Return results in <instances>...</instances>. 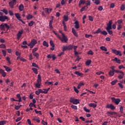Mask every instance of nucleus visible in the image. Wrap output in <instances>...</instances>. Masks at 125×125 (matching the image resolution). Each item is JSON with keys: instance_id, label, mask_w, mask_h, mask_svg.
Here are the masks:
<instances>
[{"instance_id": "1", "label": "nucleus", "mask_w": 125, "mask_h": 125, "mask_svg": "<svg viewBox=\"0 0 125 125\" xmlns=\"http://www.w3.org/2000/svg\"><path fill=\"white\" fill-rule=\"evenodd\" d=\"M53 33L55 34V35L57 36V37L61 40L62 42H64L65 43H67V42L68 41V38H67L65 35L63 33H62V31H59V33L62 34V38L59 36V34H57L55 31H52Z\"/></svg>"}, {"instance_id": "2", "label": "nucleus", "mask_w": 125, "mask_h": 125, "mask_svg": "<svg viewBox=\"0 0 125 125\" xmlns=\"http://www.w3.org/2000/svg\"><path fill=\"white\" fill-rule=\"evenodd\" d=\"M112 21L110 20L109 21H108V23L107 24L106 28H105L106 29L107 32H108V34L110 35H112L113 34L112 30Z\"/></svg>"}, {"instance_id": "3", "label": "nucleus", "mask_w": 125, "mask_h": 125, "mask_svg": "<svg viewBox=\"0 0 125 125\" xmlns=\"http://www.w3.org/2000/svg\"><path fill=\"white\" fill-rule=\"evenodd\" d=\"M42 82V79H41V75H38V80H37V83L35 84L37 88H41V84Z\"/></svg>"}, {"instance_id": "4", "label": "nucleus", "mask_w": 125, "mask_h": 125, "mask_svg": "<svg viewBox=\"0 0 125 125\" xmlns=\"http://www.w3.org/2000/svg\"><path fill=\"white\" fill-rule=\"evenodd\" d=\"M79 101V100L76 99L74 97H71L69 100L70 103H72L75 105H77L78 104H79L80 103Z\"/></svg>"}, {"instance_id": "5", "label": "nucleus", "mask_w": 125, "mask_h": 125, "mask_svg": "<svg viewBox=\"0 0 125 125\" xmlns=\"http://www.w3.org/2000/svg\"><path fill=\"white\" fill-rule=\"evenodd\" d=\"M5 27L7 28V31L10 29V26L7 25V23H4V24H1L0 25V29L1 30L5 31Z\"/></svg>"}, {"instance_id": "6", "label": "nucleus", "mask_w": 125, "mask_h": 125, "mask_svg": "<svg viewBox=\"0 0 125 125\" xmlns=\"http://www.w3.org/2000/svg\"><path fill=\"white\" fill-rule=\"evenodd\" d=\"M111 100H112V102L115 103L116 105H118L120 102H121V100L119 98L116 99L115 97L111 98Z\"/></svg>"}, {"instance_id": "7", "label": "nucleus", "mask_w": 125, "mask_h": 125, "mask_svg": "<svg viewBox=\"0 0 125 125\" xmlns=\"http://www.w3.org/2000/svg\"><path fill=\"white\" fill-rule=\"evenodd\" d=\"M37 44V41L35 39L31 40V43L28 44V46H30V48H33L35 44Z\"/></svg>"}, {"instance_id": "8", "label": "nucleus", "mask_w": 125, "mask_h": 125, "mask_svg": "<svg viewBox=\"0 0 125 125\" xmlns=\"http://www.w3.org/2000/svg\"><path fill=\"white\" fill-rule=\"evenodd\" d=\"M5 20L7 21H9V18H8L7 16H0V21L2 22L5 21Z\"/></svg>"}, {"instance_id": "9", "label": "nucleus", "mask_w": 125, "mask_h": 125, "mask_svg": "<svg viewBox=\"0 0 125 125\" xmlns=\"http://www.w3.org/2000/svg\"><path fill=\"white\" fill-rule=\"evenodd\" d=\"M15 17H16L17 19H18V21H20L22 22L23 24H25V22H24L21 19V16L19 13H15Z\"/></svg>"}, {"instance_id": "10", "label": "nucleus", "mask_w": 125, "mask_h": 125, "mask_svg": "<svg viewBox=\"0 0 125 125\" xmlns=\"http://www.w3.org/2000/svg\"><path fill=\"white\" fill-rule=\"evenodd\" d=\"M43 10L44 11V12H45L46 14L47 15H49L50 13H51V11H52V8L48 9V8H44L43 7Z\"/></svg>"}, {"instance_id": "11", "label": "nucleus", "mask_w": 125, "mask_h": 125, "mask_svg": "<svg viewBox=\"0 0 125 125\" xmlns=\"http://www.w3.org/2000/svg\"><path fill=\"white\" fill-rule=\"evenodd\" d=\"M16 4V0H12L11 1L9 2V5L11 8H14V5Z\"/></svg>"}, {"instance_id": "12", "label": "nucleus", "mask_w": 125, "mask_h": 125, "mask_svg": "<svg viewBox=\"0 0 125 125\" xmlns=\"http://www.w3.org/2000/svg\"><path fill=\"white\" fill-rule=\"evenodd\" d=\"M112 53L115 54L116 55H119V56H122L121 52L120 51L116 50V49H112Z\"/></svg>"}, {"instance_id": "13", "label": "nucleus", "mask_w": 125, "mask_h": 125, "mask_svg": "<svg viewBox=\"0 0 125 125\" xmlns=\"http://www.w3.org/2000/svg\"><path fill=\"white\" fill-rule=\"evenodd\" d=\"M105 107L108 109H111L112 110H114L116 109V107L112 104H107Z\"/></svg>"}, {"instance_id": "14", "label": "nucleus", "mask_w": 125, "mask_h": 125, "mask_svg": "<svg viewBox=\"0 0 125 125\" xmlns=\"http://www.w3.org/2000/svg\"><path fill=\"white\" fill-rule=\"evenodd\" d=\"M23 30H21L20 31L18 32V34H17V39L18 40H20L22 34H23Z\"/></svg>"}, {"instance_id": "15", "label": "nucleus", "mask_w": 125, "mask_h": 125, "mask_svg": "<svg viewBox=\"0 0 125 125\" xmlns=\"http://www.w3.org/2000/svg\"><path fill=\"white\" fill-rule=\"evenodd\" d=\"M47 59H52V60H55L56 59V57H55V55H51V54H48L47 55Z\"/></svg>"}, {"instance_id": "16", "label": "nucleus", "mask_w": 125, "mask_h": 125, "mask_svg": "<svg viewBox=\"0 0 125 125\" xmlns=\"http://www.w3.org/2000/svg\"><path fill=\"white\" fill-rule=\"evenodd\" d=\"M0 74H1L2 77H5L6 73L4 72V70L0 69Z\"/></svg>"}, {"instance_id": "17", "label": "nucleus", "mask_w": 125, "mask_h": 125, "mask_svg": "<svg viewBox=\"0 0 125 125\" xmlns=\"http://www.w3.org/2000/svg\"><path fill=\"white\" fill-rule=\"evenodd\" d=\"M85 2H86V1L84 0H80L79 2V6H81L82 4L84 5Z\"/></svg>"}, {"instance_id": "18", "label": "nucleus", "mask_w": 125, "mask_h": 125, "mask_svg": "<svg viewBox=\"0 0 125 125\" xmlns=\"http://www.w3.org/2000/svg\"><path fill=\"white\" fill-rule=\"evenodd\" d=\"M3 68H4L5 70L7 72H9L12 70V69H11V68H9V67L6 66L5 65H3Z\"/></svg>"}, {"instance_id": "19", "label": "nucleus", "mask_w": 125, "mask_h": 125, "mask_svg": "<svg viewBox=\"0 0 125 125\" xmlns=\"http://www.w3.org/2000/svg\"><path fill=\"white\" fill-rule=\"evenodd\" d=\"M52 22H53V19H51V21H49V28L51 30L53 29V26H52Z\"/></svg>"}, {"instance_id": "20", "label": "nucleus", "mask_w": 125, "mask_h": 125, "mask_svg": "<svg viewBox=\"0 0 125 125\" xmlns=\"http://www.w3.org/2000/svg\"><path fill=\"white\" fill-rule=\"evenodd\" d=\"M71 32H72V33H73L74 36H75L76 37H78V34L76 31V30H75V29H74L73 28L71 29Z\"/></svg>"}, {"instance_id": "21", "label": "nucleus", "mask_w": 125, "mask_h": 125, "mask_svg": "<svg viewBox=\"0 0 125 125\" xmlns=\"http://www.w3.org/2000/svg\"><path fill=\"white\" fill-rule=\"evenodd\" d=\"M88 106H89V107H93V108H95L97 106V105L94 103H90L89 104H88Z\"/></svg>"}, {"instance_id": "22", "label": "nucleus", "mask_w": 125, "mask_h": 125, "mask_svg": "<svg viewBox=\"0 0 125 125\" xmlns=\"http://www.w3.org/2000/svg\"><path fill=\"white\" fill-rule=\"evenodd\" d=\"M102 32H103V31H101V28H98V29L96 30V31L93 32V34H99L100 33H101Z\"/></svg>"}, {"instance_id": "23", "label": "nucleus", "mask_w": 125, "mask_h": 125, "mask_svg": "<svg viewBox=\"0 0 125 125\" xmlns=\"http://www.w3.org/2000/svg\"><path fill=\"white\" fill-rule=\"evenodd\" d=\"M74 24H75V28L76 29H78L79 28V23L78 21H75Z\"/></svg>"}, {"instance_id": "24", "label": "nucleus", "mask_w": 125, "mask_h": 125, "mask_svg": "<svg viewBox=\"0 0 125 125\" xmlns=\"http://www.w3.org/2000/svg\"><path fill=\"white\" fill-rule=\"evenodd\" d=\"M38 92L41 93H44V94H46L47 93H48V92H47V91H42V90L41 89H38L37 91Z\"/></svg>"}, {"instance_id": "25", "label": "nucleus", "mask_w": 125, "mask_h": 125, "mask_svg": "<svg viewBox=\"0 0 125 125\" xmlns=\"http://www.w3.org/2000/svg\"><path fill=\"white\" fill-rule=\"evenodd\" d=\"M112 61H115L119 64H120L121 63V62H120V60L118 59L117 58H115V59L112 60Z\"/></svg>"}, {"instance_id": "26", "label": "nucleus", "mask_w": 125, "mask_h": 125, "mask_svg": "<svg viewBox=\"0 0 125 125\" xmlns=\"http://www.w3.org/2000/svg\"><path fill=\"white\" fill-rule=\"evenodd\" d=\"M26 18L27 19V20H30L33 18V16L32 15L28 14V15H27V17H26Z\"/></svg>"}, {"instance_id": "27", "label": "nucleus", "mask_w": 125, "mask_h": 125, "mask_svg": "<svg viewBox=\"0 0 125 125\" xmlns=\"http://www.w3.org/2000/svg\"><path fill=\"white\" fill-rule=\"evenodd\" d=\"M19 10H20V11H22L24 10V5L21 4L20 5H19Z\"/></svg>"}, {"instance_id": "28", "label": "nucleus", "mask_w": 125, "mask_h": 125, "mask_svg": "<svg viewBox=\"0 0 125 125\" xmlns=\"http://www.w3.org/2000/svg\"><path fill=\"white\" fill-rule=\"evenodd\" d=\"M33 121H35L37 122H38V123H40V120H39V118L37 117H35L34 118H33Z\"/></svg>"}, {"instance_id": "29", "label": "nucleus", "mask_w": 125, "mask_h": 125, "mask_svg": "<svg viewBox=\"0 0 125 125\" xmlns=\"http://www.w3.org/2000/svg\"><path fill=\"white\" fill-rule=\"evenodd\" d=\"M75 74L79 77H82L83 76V74L80 73L79 71H75Z\"/></svg>"}, {"instance_id": "30", "label": "nucleus", "mask_w": 125, "mask_h": 125, "mask_svg": "<svg viewBox=\"0 0 125 125\" xmlns=\"http://www.w3.org/2000/svg\"><path fill=\"white\" fill-rule=\"evenodd\" d=\"M32 54H33V55H34V56H35L37 59L39 58V54L38 53L33 52Z\"/></svg>"}, {"instance_id": "31", "label": "nucleus", "mask_w": 125, "mask_h": 125, "mask_svg": "<svg viewBox=\"0 0 125 125\" xmlns=\"http://www.w3.org/2000/svg\"><path fill=\"white\" fill-rule=\"evenodd\" d=\"M66 50H71L70 49H68L67 47V46H63V48H62V51H65Z\"/></svg>"}, {"instance_id": "32", "label": "nucleus", "mask_w": 125, "mask_h": 125, "mask_svg": "<svg viewBox=\"0 0 125 125\" xmlns=\"http://www.w3.org/2000/svg\"><path fill=\"white\" fill-rule=\"evenodd\" d=\"M16 97L17 98H18V99L19 100V103H21L22 102L21 101V97L20 94H18L16 95Z\"/></svg>"}, {"instance_id": "33", "label": "nucleus", "mask_w": 125, "mask_h": 125, "mask_svg": "<svg viewBox=\"0 0 125 125\" xmlns=\"http://www.w3.org/2000/svg\"><path fill=\"white\" fill-rule=\"evenodd\" d=\"M125 75V74H121V75H119V76H118V78L119 80H121L124 78Z\"/></svg>"}, {"instance_id": "34", "label": "nucleus", "mask_w": 125, "mask_h": 125, "mask_svg": "<svg viewBox=\"0 0 125 125\" xmlns=\"http://www.w3.org/2000/svg\"><path fill=\"white\" fill-rule=\"evenodd\" d=\"M62 24H63V26H64V30L66 31L67 30V26L65 24V22L64 21H62Z\"/></svg>"}, {"instance_id": "35", "label": "nucleus", "mask_w": 125, "mask_h": 125, "mask_svg": "<svg viewBox=\"0 0 125 125\" xmlns=\"http://www.w3.org/2000/svg\"><path fill=\"white\" fill-rule=\"evenodd\" d=\"M100 49L101 50H103V51H107V48L105 46H101L100 47Z\"/></svg>"}, {"instance_id": "36", "label": "nucleus", "mask_w": 125, "mask_h": 125, "mask_svg": "<svg viewBox=\"0 0 125 125\" xmlns=\"http://www.w3.org/2000/svg\"><path fill=\"white\" fill-rule=\"evenodd\" d=\"M31 70H32L33 72L35 73V74H38V69L37 68H33L31 69Z\"/></svg>"}, {"instance_id": "37", "label": "nucleus", "mask_w": 125, "mask_h": 125, "mask_svg": "<svg viewBox=\"0 0 125 125\" xmlns=\"http://www.w3.org/2000/svg\"><path fill=\"white\" fill-rule=\"evenodd\" d=\"M84 85L83 83H79V85L77 86V88L80 89L81 88V86Z\"/></svg>"}, {"instance_id": "38", "label": "nucleus", "mask_w": 125, "mask_h": 125, "mask_svg": "<svg viewBox=\"0 0 125 125\" xmlns=\"http://www.w3.org/2000/svg\"><path fill=\"white\" fill-rule=\"evenodd\" d=\"M74 46L73 45L70 44V45H68V46H67V47L68 49L72 50Z\"/></svg>"}, {"instance_id": "39", "label": "nucleus", "mask_w": 125, "mask_h": 125, "mask_svg": "<svg viewBox=\"0 0 125 125\" xmlns=\"http://www.w3.org/2000/svg\"><path fill=\"white\" fill-rule=\"evenodd\" d=\"M84 4H86V6H85L88 7V6H90L91 4L90 0H86Z\"/></svg>"}, {"instance_id": "40", "label": "nucleus", "mask_w": 125, "mask_h": 125, "mask_svg": "<svg viewBox=\"0 0 125 125\" xmlns=\"http://www.w3.org/2000/svg\"><path fill=\"white\" fill-rule=\"evenodd\" d=\"M92 62V61L91 60H88L86 61L85 64L87 66L90 65L91 63Z\"/></svg>"}, {"instance_id": "41", "label": "nucleus", "mask_w": 125, "mask_h": 125, "mask_svg": "<svg viewBox=\"0 0 125 125\" xmlns=\"http://www.w3.org/2000/svg\"><path fill=\"white\" fill-rule=\"evenodd\" d=\"M63 18L64 19V21H68V16L64 15V17H63Z\"/></svg>"}, {"instance_id": "42", "label": "nucleus", "mask_w": 125, "mask_h": 125, "mask_svg": "<svg viewBox=\"0 0 125 125\" xmlns=\"http://www.w3.org/2000/svg\"><path fill=\"white\" fill-rule=\"evenodd\" d=\"M43 46L48 47V43L46 42V41L43 42Z\"/></svg>"}, {"instance_id": "43", "label": "nucleus", "mask_w": 125, "mask_h": 125, "mask_svg": "<svg viewBox=\"0 0 125 125\" xmlns=\"http://www.w3.org/2000/svg\"><path fill=\"white\" fill-rule=\"evenodd\" d=\"M18 59H20L21 61H22L23 62H25L26 61L25 59L22 58L21 57H18Z\"/></svg>"}, {"instance_id": "44", "label": "nucleus", "mask_w": 125, "mask_h": 125, "mask_svg": "<svg viewBox=\"0 0 125 125\" xmlns=\"http://www.w3.org/2000/svg\"><path fill=\"white\" fill-rule=\"evenodd\" d=\"M84 111H85L87 113H90V110L88 109L86 107L84 106L83 108Z\"/></svg>"}, {"instance_id": "45", "label": "nucleus", "mask_w": 125, "mask_h": 125, "mask_svg": "<svg viewBox=\"0 0 125 125\" xmlns=\"http://www.w3.org/2000/svg\"><path fill=\"white\" fill-rule=\"evenodd\" d=\"M87 7V8H88V6H83L82 7V9H81L80 10V12H83V11H84L85 10V8Z\"/></svg>"}, {"instance_id": "46", "label": "nucleus", "mask_w": 125, "mask_h": 125, "mask_svg": "<svg viewBox=\"0 0 125 125\" xmlns=\"http://www.w3.org/2000/svg\"><path fill=\"white\" fill-rule=\"evenodd\" d=\"M71 108L74 109L75 110H77L78 109V107H77V105H71Z\"/></svg>"}, {"instance_id": "47", "label": "nucleus", "mask_w": 125, "mask_h": 125, "mask_svg": "<svg viewBox=\"0 0 125 125\" xmlns=\"http://www.w3.org/2000/svg\"><path fill=\"white\" fill-rule=\"evenodd\" d=\"M6 60H7V62H8L9 64H11V62L10 61L9 57H6Z\"/></svg>"}, {"instance_id": "48", "label": "nucleus", "mask_w": 125, "mask_h": 125, "mask_svg": "<svg viewBox=\"0 0 125 125\" xmlns=\"http://www.w3.org/2000/svg\"><path fill=\"white\" fill-rule=\"evenodd\" d=\"M101 34H103V35L104 36H106L108 34V33H107L105 31H103L101 33Z\"/></svg>"}, {"instance_id": "49", "label": "nucleus", "mask_w": 125, "mask_h": 125, "mask_svg": "<svg viewBox=\"0 0 125 125\" xmlns=\"http://www.w3.org/2000/svg\"><path fill=\"white\" fill-rule=\"evenodd\" d=\"M34 22L33 21H30L29 23H28V26L30 27H32L34 25Z\"/></svg>"}, {"instance_id": "50", "label": "nucleus", "mask_w": 125, "mask_h": 125, "mask_svg": "<svg viewBox=\"0 0 125 125\" xmlns=\"http://www.w3.org/2000/svg\"><path fill=\"white\" fill-rule=\"evenodd\" d=\"M32 67H35L36 68H39V66L35 62H32Z\"/></svg>"}, {"instance_id": "51", "label": "nucleus", "mask_w": 125, "mask_h": 125, "mask_svg": "<svg viewBox=\"0 0 125 125\" xmlns=\"http://www.w3.org/2000/svg\"><path fill=\"white\" fill-rule=\"evenodd\" d=\"M94 1H95V2H94V3L95 4L99 5V4H100V0H95Z\"/></svg>"}, {"instance_id": "52", "label": "nucleus", "mask_w": 125, "mask_h": 125, "mask_svg": "<svg viewBox=\"0 0 125 125\" xmlns=\"http://www.w3.org/2000/svg\"><path fill=\"white\" fill-rule=\"evenodd\" d=\"M1 11L3 12V13H4L5 15H7L8 12L7 10H6L5 9H3V10H1Z\"/></svg>"}, {"instance_id": "53", "label": "nucleus", "mask_w": 125, "mask_h": 125, "mask_svg": "<svg viewBox=\"0 0 125 125\" xmlns=\"http://www.w3.org/2000/svg\"><path fill=\"white\" fill-rule=\"evenodd\" d=\"M117 23H118L119 25H121V24L123 23V20H118Z\"/></svg>"}, {"instance_id": "54", "label": "nucleus", "mask_w": 125, "mask_h": 125, "mask_svg": "<svg viewBox=\"0 0 125 125\" xmlns=\"http://www.w3.org/2000/svg\"><path fill=\"white\" fill-rule=\"evenodd\" d=\"M115 72L116 73H117V74H118V73H120V74H124V72L121 71H120V70H117V71H115Z\"/></svg>"}, {"instance_id": "55", "label": "nucleus", "mask_w": 125, "mask_h": 125, "mask_svg": "<svg viewBox=\"0 0 125 125\" xmlns=\"http://www.w3.org/2000/svg\"><path fill=\"white\" fill-rule=\"evenodd\" d=\"M50 44L51 47H55V44H54L53 42L52 41H50Z\"/></svg>"}, {"instance_id": "56", "label": "nucleus", "mask_w": 125, "mask_h": 125, "mask_svg": "<svg viewBox=\"0 0 125 125\" xmlns=\"http://www.w3.org/2000/svg\"><path fill=\"white\" fill-rule=\"evenodd\" d=\"M110 76H114V72L112 71V70H110L109 72L108 73Z\"/></svg>"}, {"instance_id": "57", "label": "nucleus", "mask_w": 125, "mask_h": 125, "mask_svg": "<svg viewBox=\"0 0 125 125\" xmlns=\"http://www.w3.org/2000/svg\"><path fill=\"white\" fill-rule=\"evenodd\" d=\"M42 124L43 125H48V123L46 122H45L44 120H42Z\"/></svg>"}, {"instance_id": "58", "label": "nucleus", "mask_w": 125, "mask_h": 125, "mask_svg": "<svg viewBox=\"0 0 125 125\" xmlns=\"http://www.w3.org/2000/svg\"><path fill=\"white\" fill-rule=\"evenodd\" d=\"M45 84H47L48 85H50L51 84H53V82H45Z\"/></svg>"}, {"instance_id": "59", "label": "nucleus", "mask_w": 125, "mask_h": 125, "mask_svg": "<svg viewBox=\"0 0 125 125\" xmlns=\"http://www.w3.org/2000/svg\"><path fill=\"white\" fill-rule=\"evenodd\" d=\"M98 10L100 11H102L103 10V6H99V7L98 8Z\"/></svg>"}, {"instance_id": "60", "label": "nucleus", "mask_w": 125, "mask_h": 125, "mask_svg": "<svg viewBox=\"0 0 125 125\" xmlns=\"http://www.w3.org/2000/svg\"><path fill=\"white\" fill-rule=\"evenodd\" d=\"M87 54L90 55H93V52L92 50H89L88 51Z\"/></svg>"}, {"instance_id": "61", "label": "nucleus", "mask_w": 125, "mask_h": 125, "mask_svg": "<svg viewBox=\"0 0 125 125\" xmlns=\"http://www.w3.org/2000/svg\"><path fill=\"white\" fill-rule=\"evenodd\" d=\"M0 48H6V46L4 44H0Z\"/></svg>"}, {"instance_id": "62", "label": "nucleus", "mask_w": 125, "mask_h": 125, "mask_svg": "<svg viewBox=\"0 0 125 125\" xmlns=\"http://www.w3.org/2000/svg\"><path fill=\"white\" fill-rule=\"evenodd\" d=\"M116 82H117V80H114L113 81H112V82H111V84H112V85H115V84H116Z\"/></svg>"}, {"instance_id": "63", "label": "nucleus", "mask_w": 125, "mask_h": 125, "mask_svg": "<svg viewBox=\"0 0 125 125\" xmlns=\"http://www.w3.org/2000/svg\"><path fill=\"white\" fill-rule=\"evenodd\" d=\"M35 112L36 114H39V115H42V112L41 111H37V109H35Z\"/></svg>"}, {"instance_id": "64", "label": "nucleus", "mask_w": 125, "mask_h": 125, "mask_svg": "<svg viewBox=\"0 0 125 125\" xmlns=\"http://www.w3.org/2000/svg\"><path fill=\"white\" fill-rule=\"evenodd\" d=\"M5 125V121H2L0 122V125Z\"/></svg>"}]
</instances>
